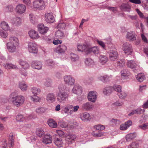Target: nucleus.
I'll return each instance as SVG.
<instances>
[{"label":"nucleus","mask_w":148,"mask_h":148,"mask_svg":"<svg viewBox=\"0 0 148 148\" xmlns=\"http://www.w3.org/2000/svg\"><path fill=\"white\" fill-rule=\"evenodd\" d=\"M10 42L7 43V48L9 51L13 53L16 50V47L19 45L18 40L15 36H11L9 38Z\"/></svg>","instance_id":"1"},{"label":"nucleus","mask_w":148,"mask_h":148,"mask_svg":"<svg viewBox=\"0 0 148 148\" xmlns=\"http://www.w3.org/2000/svg\"><path fill=\"white\" fill-rule=\"evenodd\" d=\"M13 104L17 107L22 105L25 101L24 97L21 95H17L15 92H12L10 95Z\"/></svg>","instance_id":"2"},{"label":"nucleus","mask_w":148,"mask_h":148,"mask_svg":"<svg viewBox=\"0 0 148 148\" xmlns=\"http://www.w3.org/2000/svg\"><path fill=\"white\" fill-rule=\"evenodd\" d=\"M59 92L57 95V99L58 101L62 102L68 98V95L65 92H63L61 88H59Z\"/></svg>","instance_id":"3"},{"label":"nucleus","mask_w":148,"mask_h":148,"mask_svg":"<svg viewBox=\"0 0 148 148\" xmlns=\"http://www.w3.org/2000/svg\"><path fill=\"white\" fill-rule=\"evenodd\" d=\"M123 49L125 54L127 55L131 54L133 52L132 46L129 43L125 42L123 45Z\"/></svg>","instance_id":"4"},{"label":"nucleus","mask_w":148,"mask_h":148,"mask_svg":"<svg viewBox=\"0 0 148 148\" xmlns=\"http://www.w3.org/2000/svg\"><path fill=\"white\" fill-rule=\"evenodd\" d=\"M33 5L34 8L40 10H43L45 8L44 1L41 0H36L34 2Z\"/></svg>","instance_id":"5"},{"label":"nucleus","mask_w":148,"mask_h":148,"mask_svg":"<svg viewBox=\"0 0 148 148\" xmlns=\"http://www.w3.org/2000/svg\"><path fill=\"white\" fill-rule=\"evenodd\" d=\"M64 80L65 84L69 86L73 85L75 83L74 79L70 75L65 76Z\"/></svg>","instance_id":"6"},{"label":"nucleus","mask_w":148,"mask_h":148,"mask_svg":"<svg viewBox=\"0 0 148 148\" xmlns=\"http://www.w3.org/2000/svg\"><path fill=\"white\" fill-rule=\"evenodd\" d=\"M36 46L35 43L29 42L28 44V50L29 52L31 53H36L38 49Z\"/></svg>","instance_id":"7"},{"label":"nucleus","mask_w":148,"mask_h":148,"mask_svg":"<svg viewBox=\"0 0 148 148\" xmlns=\"http://www.w3.org/2000/svg\"><path fill=\"white\" fill-rule=\"evenodd\" d=\"M26 7L25 6L22 4H19L16 7V12L20 14L24 13L25 11Z\"/></svg>","instance_id":"8"},{"label":"nucleus","mask_w":148,"mask_h":148,"mask_svg":"<svg viewBox=\"0 0 148 148\" xmlns=\"http://www.w3.org/2000/svg\"><path fill=\"white\" fill-rule=\"evenodd\" d=\"M136 36L134 32L130 31L127 32L126 37L129 41H134L136 40Z\"/></svg>","instance_id":"9"},{"label":"nucleus","mask_w":148,"mask_h":148,"mask_svg":"<svg viewBox=\"0 0 148 148\" xmlns=\"http://www.w3.org/2000/svg\"><path fill=\"white\" fill-rule=\"evenodd\" d=\"M97 93L96 92L91 91L88 93V101L95 102L97 98Z\"/></svg>","instance_id":"10"},{"label":"nucleus","mask_w":148,"mask_h":148,"mask_svg":"<svg viewBox=\"0 0 148 148\" xmlns=\"http://www.w3.org/2000/svg\"><path fill=\"white\" fill-rule=\"evenodd\" d=\"M109 56L110 60L112 61H115L118 57L117 52L116 50H110L109 53Z\"/></svg>","instance_id":"11"},{"label":"nucleus","mask_w":148,"mask_h":148,"mask_svg":"<svg viewBox=\"0 0 148 148\" xmlns=\"http://www.w3.org/2000/svg\"><path fill=\"white\" fill-rule=\"evenodd\" d=\"M72 92L77 95L80 94L82 92L81 87L78 84L75 85L72 90Z\"/></svg>","instance_id":"12"},{"label":"nucleus","mask_w":148,"mask_h":148,"mask_svg":"<svg viewBox=\"0 0 148 148\" xmlns=\"http://www.w3.org/2000/svg\"><path fill=\"white\" fill-rule=\"evenodd\" d=\"M42 64L41 62L39 61H35L32 62L31 64V66L35 69H41L42 67Z\"/></svg>","instance_id":"13"},{"label":"nucleus","mask_w":148,"mask_h":148,"mask_svg":"<svg viewBox=\"0 0 148 148\" xmlns=\"http://www.w3.org/2000/svg\"><path fill=\"white\" fill-rule=\"evenodd\" d=\"M38 27V31L41 34H44L48 30V28L45 27L43 24H39Z\"/></svg>","instance_id":"14"},{"label":"nucleus","mask_w":148,"mask_h":148,"mask_svg":"<svg viewBox=\"0 0 148 148\" xmlns=\"http://www.w3.org/2000/svg\"><path fill=\"white\" fill-rule=\"evenodd\" d=\"M45 20L48 23H53L55 20L54 17L51 13H48L45 15Z\"/></svg>","instance_id":"15"},{"label":"nucleus","mask_w":148,"mask_h":148,"mask_svg":"<svg viewBox=\"0 0 148 148\" xmlns=\"http://www.w3.org/2000/svg\"><path fill=\"white\" fill-rule=\"evenodd\" d=\"M93 107V104L90 102H87L83 104L82 105V109L85 111H88Z\"/></svg>","instance_id":"16"},{"label":"nucleus","mask_w":148,"mask_h":148,"mask_svg":"<svg viewBox=\"0 0 148 148\" xmlns=\"http://www.w3.org/2000/svg\"><path fill=\"white\" fill-rule=\"evenodd\" d=\"M21 19L18 17H16L13 18L11 20V23L15 25H20L21 23Z\"/></svg>","instance_id":"17"},{"label":"nucleus","mask_w":148,"mask_h":148,"mask_svg":"<svg viewBox=\"0 0 148 148\" xmlns=\"http://www.w3.org/2000/svg\"><path fill=\"white\" fill-rule=\"evenodd\" d=\"M30 37L32 39H37L39 37L38 33L34 30H32L28 32Z\"/></svg>","instance_id":"18"},{"label":"nucleus","mask_w":148,"mask_h":148,"mask_svg":"<svg viewBox=\"0 0 148 148\" xmlns=\"http://www.w3.org/2000/svg\"><path fill=\"white\" fill-rule=\"evenodd\" d=\"M56 98V96L54 93H50L47 95L46 99L48 101L53 102L55 101Z\"/></svg>","instance_id":"19"},{"label":"nucleus","mask_w":148,"mask_h":148,"mask_svg":"<svg viewBox=\"0 0 148 148\" xmlns=\"http://www.w3.org/2000/svg\"><path fill=\"white\" fill-rule=\"evenodd\" d=\"M51 138L50 135H45L43 138L42 142L45 144L51 143Z\"/></svg>","instance_id":"20"},{"label":"nucleus","mask_w":148,"mask_h":148,"mask_svg":"<svg viewBox=\"0 0 148 148\" xmlns=\"http://www.w3.org/2000/svg\"><path fill=\"white\" fill-rule=\"evenodd\" d=\"M81 119L83 121H87L91 119L90 114L87 112H84L81 116Z\"/></svg>","instance_id":"21"},{"label":"nucleus","mask_w":148,"mask_h":148,"mask_svg":"<svg viewBox=\"0 0 148 148\" xmlns=\"http://www.w3.org/2000/svg\"><path fill=\"white\" fill-rule=\"evenodd\" d=\"M73 110L72 105H68L64 108V113L71 115L73 114Z\"/></svg>","instance_id":"22"},{"label":"nucleus","mask_w":148,"mask_h":148,"mask_svg":"<svg viewBox=\"0 0 148 148\" xmlns=\"http://www.w3.org/2000/svg\"><path fill=\"white\" fill-rule=\"evenodd\" d=\"M66 47L64 45H59L56 49V51L58 53H64L66 50Z\"/></svg>","instance_id":"23"},{"label":"nucleus","mask_w":148,"mask_h":148,"mask_svg":"<svg viewBox=\"0 0 148 148\" xmlns=\"http://www.w3.org/2000/svg\"><path fill=\"white\" fill-rule=\"evenodd\" d=\"M99 52V50L96 47H94L92 48H88L87 51V54L92 53L95 54H97Z\"/></svg>","instance_id":"24"},{"label":"nucleus","mask_w":148,"mask_h":148,"mask_svg":"<svg viewBox=\"0 0 148 148\" xmlns=\"http://www.w3.org/2000/svg\"><path fill=\"white\" fill-rule=\"evenodd\" d=\"M19 64L24 69H28L29 67V64L26 61L22 60H19Z\"/></svg>","instance_id":"25"},{"label":"nucleus","mask_w":148,"mask_h":148,"mask_svg":"<svg viewBox=\"0 0 148 148\" xmlns=\"http://www.w3.org/2000/svg\"><path fill=\"white\" fill-rule=\"evenodd\" d=\"M88 48H87L86 46L85 45H78L77 46V50L79 51H84L87 54V51Z\"/></svg>","instance_id":"26"},{"label":"nucleus","mask_w":148,"mask_h":148,"mask_svg":"<svg viewBox=\"0 0 148 148\" xmlns=\"http://www.w3.org/2000/svg\"><path fill=\"white\" fill-rule=\"evenodd\" d=\"M49 125L51 127L56 128L57 127V124L53 120L49 119L47 121Z\"/></svg>","instance_id":"27"},{"label":"nucleus","mask_w":148,"mask_h":148,"mask_svg":"<svg viewBox=\"0 0 148 148\" xmlns=\"http://www.w3.org/2000/svg\"><path fill=\"white\" fill-rule=\"evenodd\" d=\"M120 8L122 11L129 12L130 7L128 4L123 3L121 5Z\"/></svg>","instance_id":"28"},{"label":"nucleus","mask_w":148,"mask_h":148,"mask_svg":"<svg viewBox=\"0 0 148 148\" xmlns=\"http://www.w3.org/2000/svg\"><path fill=\"white\" fill-rule=\"evenodd\" d=\"M55 35L56 38L60 39L63 38L65 36L63 32L60 30H58L56 32L55 34Z\"/></svg>","instance_id":"29"},{"label":"nucleus","mask_w":148,"mask_h":148,"mask_svg":"<svg viewBox=\"0 0 148 148\" xmlns=\"http://www.w3.org/2000/svg\"><path fill=\"white\" fill-rule=\"evenodd\" d=\"M3 66L5 69H16L17 68V67L15 65L8 63L3 64Z\"/></svg>","instance_id":"30"},{"label":"nucleus","mask_w":148,"mask_h":148,"mask_svg":"<svg viewBox=\"0 0 148 148\" xmlns=\"http://www.w3.org/2000/svg\"><path fill=\"white\" fill-rule=\"evenodd\" d=\"M127 65L128 67L131 69L134 68L136 66L135 62L133 60L128 61L127 62Z\"/></svg>","instance_id":"31"},{"label":"nucleus","mask_w":148,"mask_h":148,"mask_svg":"<svg viewBox=\"0 0 148 148\" xmlns=\"http://www.w3.org/2000/svg\"><path fill=\"white\" fill-rule=\"evenodd\" d=\"M136 136L135 133H130L127 134L126 136V139L127 141H130L134 138Z\"/></svg>","instance_id":"32"},{"label":"nucleus","mask_w":148,"mask_h":148,"mask_svg":"<svg viewBox=\"0 0 148 148\" xmlns=\"http://www.w3.org/2000/svg\"><path fill=\"white\" fill-rule=\"evenodd\" d=\"M136 78L138 82H141L145 79V77L143 74L139 73L136 76Z\"/></svg>","instance_id":"33"},{"label":"nucleus","mask_w":148,"mask_h":148,"mask_svg":"<svg viewBox=\"0 0 148 148\" xmlns=\"http://www.w3.org/2000/svg\"><path fill=\"white\" fill-rule=\"evenodd\" d=\"M51 79L47 78L44 80V85L47 87H50L51 85Z\"/></svg>","instance_id":"34"},{"label":"nucleus","mask_w":148,"mask_h":148,"mask_svg":"<svg viewBox=\"0 0 148 148\" xmlns=\"http://www.w3.org/2000/svg\"><path fill=\"white\" fill-rule=\"evenodd\" d=\"M19 87L23 91H25L27 89V86L24 82H21L19 83Z\"/></svg>","instance_id":"35"},{"label":"nucleus","mask_w":148,"mask_h":148,"mask_svg":"<svg viewBox=\"0 0 148 148\" xmlns=\"http://www.w3.org/2000/svg\"><path fill=\"white\" fill-rule=\"evenodd\" d=\"M1 28L5 30H8L10 29L8 24L5 21H3L1 23Z\"/></svg>","instance_id":"36"},{"label":"nucleus","mask_w":148,"mask_h":148,"mask_svg":"<svg viewBox=\"0 0 148 148\" xmlns=\"http://www.w3.org/2000/svg\"><path fill=\"white\" fill-rule=\"evenodd\" d=\"M31 90L34 96H37L40 93V90L39 88L36 87L32 88Z\"/></svg>","instance_id":"37"},{"label":"nucleus","mask_w":148,"mask_h":148,"mask_svg":"<svg viewBox=\"0 0 148 148\" xmlns=\"http://www.w3.org/2000/svg\"><path fill=\"white\" fill-rule=\"evenodd\" d=\"M100 62L103 64L106 63L108 61V58L106 56L101 55L99 57Z\"/></svg>","instance_id":"38"},{"label":"nucleus","mask_w":148,"mask_h":148,"mask_svg":"<svg viewBox=\"0 0 148 148\" xmlns=\"http://www.w3.org/2000/svg\"><path fill=\"white\" fill-rule=\"evenodd\" d=\"M113 89V88L111 87L106 88L103 90V92L104 94L107 95L110 93Z\"/></svg>","instance_id":"39"},{"label":"nucleus","mask_w":148,"mask_h":148,"mask_svg":"<svg viewBox=\"0 0 148 148\" xmlns=\"http://www.w3.org/2000/svg\"><path fill=\"white\" fill-rule=\"evenodd\" d=\"M70 58L72 62H75L78 60L79 57L77 55L72 53L70 54Z\"/></svg>","instance_id":"40"},{"label":"nucleus","mask_w":148,"mask_h":148,"mask_svg":"<svg viewBox=\"0 0 148 148\" xmlns=\"http://www.w3.org/2000/svg\"><path fill=\"white\" fill-rule=\"evenodd\" d=\"M62 142L61 139L60 138H56L55 139L54 143L58 147H60Z\"/></svg>","instance_id":"41"},{"label":"nucleus","mask_w":148,"mask_h":148,"mask_svg":"<svg viewBox=\"0 0 148 148\" xmlns=\"http://www.w3.org/2000/svg\"><path fill=\"white\" fill-rule=\"evenodd\" d=\"M29 19L31 22L33 24H34L36 22V20L34 14L32 13L29 15Z\"/></svg>","instance_id":"42"},{"label":"nucleus","mask_w":148,"mask_h":148,"mask_svg":"<svg viewBox=\"0 0 148 148\" xmlns=\"http://www.w3.org/2000/svg\"><path fill=\"white\" fill-rule=\"evenodd\" d=\"M0 36L3 38H6L8 36V34L6 31L0 30Z\"/></svg>","instance_id":"43"},{"label":"nucleus","mask_w":148,"mask_h":148,"mask_svg":"<svg viewBox=\"0 0 148 148\" xmlns=\"http://www.w3.org/2000/svg\"><path fill=\"white\" fill-rule=\"evenodd\" d=\"M86 64L88 66H90L93 64V60L90 58H87L85 62Z\"/></svg>","instance_id":"44"},{"label":"nucleus","mask_w":148,"mask_h":148,"mask_svg":"<svg viewBox=\"0 0 148 148\" xmlns=\"http://www.w3.org/2000/svg\"><path fill=\"white\" fill-rule=\"evenodd\" d=\"M47 64L48 66L52 68L55 66L54 62L51 60H48L47 61Z\"/></svg>","instance_id":"45"},{"label":"nucleus","mask_w":148,"mask_h":148,"mask_svg":"<svg viewBox=\"0 0 148 148\" xmlns=\"http://www.w3.org/2000/svg\"><path fill=\"white\" fill-rule=\"evenodd\" d=\"M36 134L39 137H41L42 135L45 134V132L42 129H40L36 131Z\"/></svg>","instance_id":"46"},{"label":"nucleus","mask_w":148,"mask_h":148,"mask_svg":"<svg viewBox=\"0 0 148 148\" xmlns=\"http://www.w3.org/2000/svg\"><path fill=\"white\" fill-rule=\"evenodd\" d=\"M25 119V118L21 114H18L16 116V120L17 121L21 122L23 121Z\"/></svg>","instance_id":"47"},{"label":"nucleus","mask_w":148,"mask_h":148,"mask_svg":"<svg viewBox=\"0 0 148 148\" xmlns=\"http://www.w3.org/2000/svg\"><path fill=\"white\" fill-rule=\"evenodd\" d=\"M113 89L118 92H121V87L120 85H115L113 86Z\"/></svg>","instance_id":"48"},{"label":"nucleus","mask_w":148,"mask_h":148,"mask_svg":"<svg viewBox=\"0 0 148 148\" xmlns=\"http://www.w3.org/2000/svg\"><path fill=\"white\" fill-rule=\"evenodd\" d=\"M121 75L124 77L128 76L129 75V72L125 69H123L121 71Z\"/></svg>","instance_id":"49"},{"label":"nucleus","mask_w":148,"mask_h":148,"mask_svg":"<svg viewBox=\"0 0 148 148\" xmlns=\"http://www.w3.org/2000/svg\"><path fill=\"white\" fill-rule=\"evenodd\" d=\"M76 138V136L75 135H71L67 137L66 138V140L68 142H71L72 140H74Z\"/></svg>","instance_id":"50"},{"label":"nucleus","mask_w":148,"mask_h":148,"mask_svg":"<svg viewBox=\"0 0 148 148\" xmlns=\"http://www.w3.org/2000/svg\"><path fill=\"white\" fill-rule=\"evenodd\" d=\"M117 64L118 66L121 67H123L125 66V61L124 59L120 60L117 62Z\"/></svg>","instance_id":"51"},{"label":"nucleus","mask_w":148,"mask_h":148,"mask_svg":"<svg viewBox=\"0 0 148 148\" xmlns=\"http://www.w3.org/2000/svg\"><path fill=\"white\" fill-rule=\"evenodd\" d=\"M118 95L119 96V97L122 99H124L127 95L126 93L122 92H119Z\"/></svg>","instance_id":"52"},{"label":"nucleus","mask_w":148,"mask_h":148,"mask_svg":"<svg viewBox=\"0 0 148 148\" xmlns=\"http://www.w3.org/2000/svg\"><path fill=\"white\" fill-rule=\"evenodd\" d=\"M45 111V110L44 108L41 107L38 108L36 109V111L37 113L38 114H41L44 113Z\"/></svg>","instance_id":"53"},{"label":"nucleus","mask_w":148,"mask_h":148,"mask_svg":"<svg viewBox=\"0 0 148 148\" xmlns=\"http://www.w3.org/2000/svg\"><path fill=\"white\" fill-rule=\"evenodd\" d=\"M140 128L143 130H146L148 129V123H145L139 126Z\"/></svg>","instance_id":"54"},{"label":"nucleus","mask_w":148,"mask_h":148,"mask_svg":"<svg viewBox=\"0 0 148 148\" xmlns=\"http://www.w3.org/2000/svg\"><path fill=\"white\" fill-rule=\"evenodd\" d=\"M95 128L98 130H103L105 128V127L103 125H96L95 126Z\"/></svg>","instance_id":"55"},{"label":"nucleus","mask_w":148,"mask_h":148,"mask_svg":"<svg viewBox=\"0 0 148 148\" xmlns=\"http://www.w3.org/2000/svg\"><path fill=\"white\" fill-rule=\"evenodd\" d=\"M58 125L62 128H66L67 126V124L63 121L58 122Z\"/></svg>","instance_id":"56"},{"label":"nucleus","mask_w":148,"mask_h":148,"mask_svg":"<svg viewBox=\"0 0 148 148\" xmlns=\"http://www.w3.org/2000/svg\"><path fill=\"white\" fill-rule=\"evenodd\" d=\"M107 9L109 10L112 11L115 13H116L117 12L116 7L108 6L107 7Z\"/></svg>","instance_id":"57"},{"label":"nucleus","mask_w":148,"mask_h":148,"mask_svg":"<svg viewBox=\"0 0 148 148\" xmlns=\"http://www.w3.org/2000/svg\"><path fill=\"white\" fill-rule=\"evenodd\" d=\"M136 114H140L143 113L145 111V110L144 109H142L140 108H138L136 110Z\"/></svg>","instance_id":"58"},{"label":"nucleus","mask_w":148,"mask_h":148,"mask_svg":"<svg viewBox=\"0 0 148 148\" xmlns=\"http://www.w3.org/2000/svg\"><path fill=\"white\" fill-rule=\"evenodd\" d=\"M97 42L101 46L103 49H105V46L104 43L101 41L97 40Z\"/></svg>","instance_id":"59"},{"label":"nucleus","mask_w":148,"mask_h":148,"mask_svg":"<svg viewBox=\"0 0 148 148\" xmlns=\"http://www.w3.org/2000/svg\"><path fill=\"white\" fill-rule=\"evenodd\" d=\"M125 124L128 128L132 125V122L131 120H129L125 122Z\"/></svg>","instance_id":"60"},{"label":"nucleus","mask_w":148,"mask_h":148,"mask_svg":"<svg viewBox=\"0 0 148 148\" xmlns=\"http://www.w3.org/2000/svg\"><path fill=\"white\" fill-rule=\"evenodd\" d=\"M72 108H73V112H77L79 108V107L78 105H76L75 106H74L72 105Z\"/></svg>","instance_id":"61"},{"label":"nucleus","mask_w":148,"mask_h":148,"mask_svg":"<svg viewBox=\"0 0 148 148\" xmlns=\"http://www.w3.org/2000/svg\"><path fill=\"white\" fill-rule=\"evenodd\" d=\"M66 26L65 24L64 23H60L58 25L57 27L58 28L61 29L64 28Z\"/></svg>","instance_id":"62"},{"label":"nucleus","mask_w":148,"mask_h":148,"mask_svg":"<svg viewBox=\"0 0 148 148\" xmlns=\"http://www.w3.org/2000/svg\"><path fill=\"white\" fill-rule=\"evenodd\" d=\"M136 11L138 13V14L139 15V16L140 18H143L144 17V15L140 11V10L137 9L136 10Z\"/></svg>","instance_id":"63"},{"label":"nucleus","mask_w":148,"mask_h":148,"mask_svg":"<svg viewBox=\"0 0 148 148\" xmlns=\"http://www.w3.org/2000/svg\"><path fill=\"white\" fill-rule=\"evenodd\" d=\"M131 147L134 148H137L138 146V144L137 143L133 142H132L130 145Z\"/></svg>","instance_id":"64"}]
</instances>
